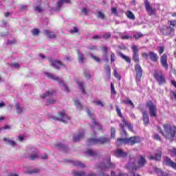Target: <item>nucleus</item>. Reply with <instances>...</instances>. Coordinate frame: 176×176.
Here are the masks:
<instances>
[{
    "instance_id": "nucleus-1",
    "label": "nucleus",
    "mask_w": 176,
    "mask_h": 176,
    "mask_svg": "<svg viewBox=\"0 0 176 176\" xmlns=\"http://www.w3.org/2000/svg\"><path fill=\"white\" fill-rule=\"evenodd\" d=\"M164 130L165 133L160 131V133L168 140H174L176 138V126L168 124H164Z\"/></svg>"
},
{
    "instance_id": "nucleus-47",
    "label": "nucleus",
    "mask_w": 176,
    "mask_h": 176,
    "mask_svg": "<svg viewBox=\"0 0 176 176\" xmlns=\"http://www.w3.org/2000/svg\"><path fill=\"white\" fill-rule=\"evenodd\" d=\"M81 12L84 13V14L87 15L89 14V8H82L81 10Z\"/></svg>"
},
{
    "instance_id": "nucleus-44",
    "label": "nucleus",
    "mask_w": 176,
    "mask_h": 176,
    "mask_svg": "<svg viewBox=\"0 0 176 176\" xmlns=\"http://www.w3.org/2000/svg\"><path fill=\"white\" fill-rule=\"evenodd\" d=\"M97 17L98 19H100L101 20H104V19H105V14H104L102 13V12H98V14H97Z\"/></svg>"
},
{
    "instance_id": "nucleus-2",
    "label": "nucleus",
    "mask_w": 176,
    "mask_h": 176,
    "mask_svg": "<svg viewBox=\"0 0 176 176\" xmlns=\"http://www.w3.org/2000/svg\"><path fill=\"white\" fill-rule=\"evenodd\" d=\"M141 142V139L139 137H131L129 139H118L116 141V145L119 146L122 144H127L128 145H135V144H138Z\"/></svg>"
},
{
    "instance_id": "nucleus-31",
    "label": "nucleus",
    "mask_w": 176,
    "mask_h": 176,
    "mask_svg": "<svg viewBox=\"0 0 176 176\" xmlns=\"http://www.w3.org/2000/svg\"><path fill=\"white\" fill-rule=\"evenodd\" d=\"M126 16L131 20H135V16L131 11H126L125 12Z\"/></svg>"
},
{
    "instance_id": "nucleus-35",
    "label": "nucleus",
    "mask_w": 176,
    "mask_h": 176,
    "mask_svg": "<svg viewBox=\"0 0 176 176\" xmlns=\"http://www.w3.org/2000/svg\"><path fill=\"white\" fill-rule=\"evenodd\" d=\"M154 170L158 176H166V173L164 172H162L160 168H155Z\"/></svg>"
},
{
    "instance_id": "nucleus-20",
    "label": "nucleus",
    "mask_w": 176,
    "mask_h": 176,
    "mask_svg": "<svg viewBox=\"0 0 176 176\" xmlns=\"http://www.w3.org/2000/svg\"><path fill=\"white\" fill-rule=\"evenodd\" d=\"M15 109L16 111V113L21 115V113H24L25 112V108L23 107L20 103H16L15 105Z\"/></svg>"
},
{
    "instance_id": "nucleus-16",
    "label": "nucleus",
    "mask_w": 176,
    "mask_h": 176,
    "mask_svg": "<svg viewBox=\"0 0 176 176\" xmlns=\"http://www.w3.org/2000/svg\"><path fill=\"white\" fill-rule=\"evenodd\" d=\"M50 63L51 65L54 67V68H56V69H60L61 67H65L63 63L60 60L50 59Z\"/></svg>"
},
{
    "instance_id": "nucleus-50",
    "label": "nucleus",
    "mask_w": 176,
    "mask_h": 176,
    "mask_svg": "<svg viewBox=\"0 0 176 176\" xmlns=\"http://www.w3.org/2000/svg\"><path fill=\"white\" fill-rule=\"evenodd\" d=\"M116 60V56H115V53L111 52V63H115Z\"/></svg>"
},
{
    "instance_id": "nucleus-4",
    "label": "nucleus",
    "mask_w": 176,
    "mask_h": 176,
    "mask_svg": "<svg viewBox=\"0 0 176 176\" xmlns=\"http://www.w3.org/2000/svg\"><path fill=\"white\" fill-rule=\"evenodd\" d=\"M46 75L48 78L53 79V80H57L62 90H64V91H65L66 93H69V88H68V86H67V84H65V82L62 79L59 78L58 76H56L54 74H52L50 73H46Z\"/></svg>"
},
{
    "instance_id": "nucleus-10",
    "label": "nucleus",
    "mask_w": 176,
    "mask_h": 176,
    "mask_svg": "<svg viewBox=\"0 0 176 176\" xmlns=\"http://www.w3.org/2000/svg\"><path fill=\"white\" fill-rule=\"evenodd\" d=\"M153 76L157 82H158L160 86H162V85H164V83H166V78H164V76L163 75L162 72L155 71Z\"/></svg>"
},
{
    "instance_id": "nucleus-18",
    "label": "nucleus",
    "mask_w": 176,
    "mask_h": 176,
    "mask_svg": "<svg viewBox=\"0 0 176 176\" xmlns=\"http://www.w3.org/2000/svg\"><path fill=\"white\" fill-rule=\"evenodd\" d=\"M160 63H161L162 67H164V68H165V69H168V64L167 63V54H164L161 56Z\"/></svg>"
},
{
    "instance_id": "nucleus-17",
    "label": "nucleus",
    "mask_w": 176,
    "mask_h": 176,
    "mask_svg": "<svg viewBox=\"0 0 176 176\" xmlns=\"http://www.w3.org/2000/svg\"><path fill=\"white\" fill-rule=\"evenodd\" d=\"M164 160L166 166H168L169 167H172V168H174V170H176V163L173 162V160H171V158L166 156L164 157Z\"/></svg>"
},
{
    "instance_id": "nucleus-55",
    "label": "nucleus",
    "mask_w": 176,
    "mask_h": 176,
    "mask_svg": "<svg viewBox=\"0 0 176 176\" xmlns=\"http://www.w3.org/2000/svg\"><path fill=\"white\" fill-rule=\"evenodd\" d=\"M32 35H38V34H39V30H38V29H33L32 30Z\"/></svg>"
},
{
    "instance_id": "nucleus-42",
    "label": "nucleus",
    "mask_w": 176,
    "mask_h": 176,
    "mask_svg": "<svg viewBox=\"0 0 176 176\" xmlns=\"http://www.w3.org/2000/svg\"><path fill=\"white\" fill-rule=\"evenodd\" d=\"M77 85H78L79 89H80L82 93L85 94V87H83V82L78 81V82H77Z\"/></svg>"
},
{
    "instance_id": "nucleus-6",
    "label": "nucleus",
    "mask_w": 176,
    "mask_h": 176,
    "mask_svg": "<svg viewBox=\"0 0 176 176\" xmlns=\"http://www.w3.org/2000/svg\"><path fill=\"white\" fill-rule=\"evenodd\" d=\"M111 139L109 137L104 136L99 138L98 139H89L88 140V145H96V144H105L109 142Z\"/></svg>"
},
{
    "instance_id": "nucleus-52",
    "label": "nucleus",
    "mask_w": 176,
    "mask_h": 176,
    "mask_svg": "<svg viewBox=\"0 0 176 176\" xmlns=\"http://www.w3.org/2000/svg\"><path fill=\"white\" fill-rule=\"evenodd\" d=\"M164 52V47H163V46H160L159 47H158V53L160 54H163V52Z\"/></svg>"
},
{
    "instance_id": "nucleus-21",
    "label": "nucleus",
    "mask_w": 176,
    "mask_h": 176,
    "mask_svg": "<svg viewBox=\"0 0 176 176\" xmlns=\"http://www.w3.org/2000/svg\"><path fill=\"white\" fill-rule=\"evenodd\" d=\"M114 155L116 157H126V156H127V153L123 151V150L118 149Z\"/></svg>"
},
{
    "instance_id": "nucleus-40",
    "label": "nucleus",
    "mask_w": 176,
    "mask_h": 176,
    "mask_svg": "<svg viewBox=\"0 0 176 176\" xmlns=\"http://www.w3.org/2000/svg\"><path fill=\"white\" fill-rule=\"evenodd\" d=\"M94 104L98 105V107H101L102 108H104V107L105 106L104 102L101 100H94Z\"/></svg>"
},
{
    "instance_id": "nucleus-15",
    "label": "nucleus",
    "mask_w": 176,
    "mask_h": 176,
    "mask_svg": "<svg viewBox=\"0 0 176 176\" xmlns=\"http://www.w3.org/2000/svg\"><path fill=\"white\" fill-rule=\"evenodd\" d=\"M131 49L133 53V60L135 63H140V56L138 55V47L137 45H133L131 47Z\"/></svg>"
},
{
    "instance_id": "nucleus-30",
    "label": "nucleus",
    "mask_w": 176,
    "mask_h": 176,
    "mask_svg": "<svg viewBox=\"0 0 176 176\" xmlns=\"http://www.w3.org/2000/svg\"><path fill=\"white\" fill-rule=\"evenodd\" d=\"M168 153L171 156V157H174L176 156V148L175 147H172L168 150Z\"/></svg>"
},
{
    "instance_id": "nucleus-28",
    "label": "nucleus",
    "mask_w": 176,
    "mask_h": 176,
    "mask_svg": "<svg viewBox=\"0 0 176 176\" xmlns=\"http://www.w3.org/2000/svg\"><path fill=\"white\" fill-rule=\"evenodd\" d=\"M65 2V3H69L71 2V0H59L58 3H57V8L56 10H59L60 8L63 6V3Z\"/></svg>"
},
{
    "instance_id": "nucleus-27",
    "label": "nucleus",
    "mask_w": 176,
    "mask_h": 176,
    "mask_svg": "<svg viewBox=\"0 0 176 176\" xmlns=\"http://www.w3.org/2000/svg\"><path fill=\"white\" fill-rule=\"evenodd\" d=\"M3 141L6 142L8 145H10L11 146H16L17 144L14 140H10L9 138H4Z\"/></svg>"
},
{
    "instance_id": "nucleus-26",
    "label": "nucleus",
    "mask_w": 176,
    "mask_h": 176,
    "mask_svg": "<svg viewBox=\"0 0 176 176\" xmlns=\"http://www.w3.org/2000/svg\"><path fill=\"white\" fill-rule=\"evenodd\" d=\"M54 94V91L52 89H49L46 91L43 95L41 96V98H47V97H50V96H53Z\"/></svg>"
},
{
    "instance_id": "nucleus-11",
    "label": "nucleus",
    "mask_w": 176,
    "mask_h": 176,
    "mask_svg": "<svg viewBox=\"0 0 176 176\" xmlns=\"http://www.w3.org/2000/svg\"><path fill=\"white\" fill-rule=\"evenodd\" d=\"M27 152L30 153L29 157L31 159V160H35L36 159H38L39 157V153L38 152V150L35 148H28L27 149Z\"/></svg>"
},
{
    "instance_id": "nucleus-7",
    "label": "nucleus",
    "mask_w": 176,
    "mask_h": 176,
    "mask_svg": "<svg viewBox=\"0 0 176 176\" xmlns=\"http://www.w3.org/2000/svg\"><path fill=\"white\" fill-rule=\"evenodd\" d=\"M58 116L59 117H54L53 119L54 120H59V122H63V123H68L71 120V118L65 113V111L59 112Z\"/></svg>"
},
{
    "instance_id": "nucleus-45",
    "label": "nucleus",
    "mask_w": 176,
    "mask_h": 176,
    "mask_svg": "<svg viewBox=\"0 0 176 176\" xmlns=\"http://www.w3.org/2000/svg\"><path fill=\"white\" fill-rule=\"evenodd\" d=\"M53 104H56V100L54 98H51L47 101V105H52Z\"/></svg>"
},
{
    "instance_id": "nucleus-46",
    "label": "nucleus",
    "mask_w": 176,
    "mask_h": 176,
    "mask_svg": "<svg viewBox=\"0 0 176 176\" xmlns=\"http://www.w3.org/2000/svg\"><path fill=\"white\" fill-rule=\"evenodd\" d=\"M115 134H116V130L115 128L112 127L111 129V138H115Z\"/></svg>"
},
{
    "instance_id": "nucleus-59",
    "label": "nucleus",
    "mask_w": 176,
    "mask_h": 176,
    "mask_svg": "<svg viewBox=\"0 0 176 176\" xmlns=\"http://www.w3.org/2000/svg\"><path fill=\"white\" fill-rule=\"evenodd\" d=\"M116 111H117V113L120 116V118H122V112H121L120 109L119 107H116Z\"/></svg>"
},
{
    "instance_id": "nucleus-53",
    "label": "nucleus",
    "mask_w": 176,
    "mask_h": 176,
    "mask_svg": "<svg viewBox=\"0 0 176 176\" xmlns=\"http://www.w3.org/2000/svg\"><path fill=\"white\" fill-rule=\"evenodd\" d=\"M111 91L113 94H116V91L115 90V85H113V83H112V82L111 83Z\"/></svg>"
},
{
    "instance_id": "nucleus-3",
    "label": "nucleus",
    "mask_w": 176,
    "mask_h": 176,
    "mask_svg": "<svg viewBox=\"0 0 176 176\" xmlns=\"http://www.w3.org/2000/svg\"><path fill=\"white\" fill-rule=\"evenodd\" d=\"M145 164H146V160L145 159V157L140 155L138 158V166H134V164L133 162H129L126 165V168H132V171H134V170H138L140 167H144Z\"/></svg>"
},
{
    "instance_id": "nucleus-5",
    "label": "nucleus",
    "mask_w": 176,
    "mask_h": 176,
    "mask_svg": "<svg viewBox=\"0 0 176 176\" xmlns=\"http://www.w3.org/2000/svg\"><path fill=\"white\" fill-rule=\"evenodd\" d=\"M87 112L88 113V116H89V118L91 120L92 124H90L91 129L94 131H96V130H102V126H101V124H100V123L96 122V119H94V115L91 114V113H90V111H89V110H87Z\"/></svg>"
},
{
    "instance_id": "nucleus-39",
    "label": "nucleus",
    "mask_w": 176,
    "mask_h": 176,
    "mask_svg": "<svg viewBox=\"0 0 176 176\" xmlns=\"http://www.w3.org/2000/svg\"><path fill=\"white\" fill-rule=\"evenodd\" d=\"M74 105L76 107L77 109H82V108L83 107L82 106V104L79 102V100L78 99H76L74 100Z\"/></svg>"
},
{
    "instance_id": "nucleus-25",
    "label": "nucleus",
    "mask_w": 176,
    "mask_h": 176,
    "mask_svg": "<svg viewBox=\"0 0 176 176\" xmlns=\"http://www.w3.org/2000/svg\"><path fill=\"white\" fill-rule=\"evenodd\" d=\"M83 137H85V130L82 129L78 135L74 136V141H79V140H82Z\"/></svg>"
},
{
    "instance_id": "nucleus-48",
    "label": "nucleus",
    "mask_w": 176,
    "mask_h": 176,
    "mask_svg": "<svg viewBox=\"0 0 176 176\" xmlns=\"http://www.w3.org/2000/svg\"><path fill=\"white\" fill-rule=\"evenodd\" d=\"M113 72L115 78H116V79H118V80H120L121 77L120 75H119V74L118 73V71H116V69H114Z\"/></svg>"
},
{
    "instance_id": "nucleus-23",
    "label": "nucleus",
    "mask_w": 176,
    "mask_h": 176,
    "mask_svg": "<svg viewBox=\"0 0 176 176\" xmlns=\"http://www.w3.org/2000/svg\"><path fill=\"white\" fill-rule=\"evenodd\" d=\"M148 56L150 57V60H151V61H153V63H156L157 60H159V56H157V54L153 52H150L148 53Z\"/></svg>"
},
{
    "instance_id": "nucleus-49",
    "label": "nucleus",
    "mask_w": 176,
    "mask_h": 176,
    "mask_svg": "<svg viewBox=\"0 0 176 176\" xmlns=\"http://www.w3.org/2000/svg\"><path fill=\"white\" fill-rule=\"evenodd\" d=\"M121 39L123 40H127V39H131L133 38V36H129V35H121Z\"/></svg>"
},
{
    "instance_id": "nucleus-9",
    "label": "nucleus",
    "mask_w": 176,
    "mask_h": 176,
    "mask_svg": "<svg viewBox=\"0 0 176 176\" xmlns=\"http://www.w3.org/2000/svg\"><path fill=\"white\" fill-rule=\"evenodd\" d=\"M160 32H162L163 35H166V36L173 38V36L174 35V29L171 28V26L164 25L160 29Z\"/></svg>"
},
{
    "instance_id": "nucleus-64",
    "label": "nucleus",
    "mask_w": 176,
    "mask_h": 176,
    "mask_svg": "<svg viewBox=\"0 0 176 176\" xmlns=\"http://www.w3.org/2000/svg\"><path fill=\"white\" fill-rule=\"evenodd\" d=\"M89 50H96L97 49V47L96 45H90L88 47Z\"/></svg>"
},
{
    "instance_id": "nucleus-60",
    "label": "nucleus",
    "mask_w": 176,
    "mask_h": 176,
    "mask_svg": "<svg viewBox=\"0 0 176 176\" xmlns=\"http://www.w3.org/2000/svg\"><path fill=\"white\" fill-rule=\"evenodd\" d=\"M84 76H85V78H86V79H90V78H91L90 74H88L87 72H84Z\"/></svg>"
},
{
    "instance_id": "nucleus-57",
    "label": "nucleus",
    "mask_w": 176,
    "mask_h": 176,
    "mask_svg": "<svg viewBox=\"0 0 176 176\" xmlns=\"http://www.w3.org/2000/svg\"><path fill=\"white\" fill-rule=\"evenodd\" d=\"M91 58H93V60H95V61H96V63H100V58H98V57L95 56L93 54H91Z\"/></svg>"
},
{
    "instance_id": "nucleus-22",
    "label": "nucleus",
    "mask_w": 176,
    "mask_h": 176,
    "mask_svg": "<svg viewBox=\"0 0 176 176\" xmlns=\"http://www.w3.org/2000/svg\"><path fill=\"white\" fill-rule=\"evenodd\" d=\"M148 159H150V160H160L162 159V151H158L157 153H156L155 154V155H150L148 157Z\"/></svg>"
},
{
    "instance_id": "nucleus-13",
    "label": "nucleus",
    "mask_w": 176,
    "mask_h": 176,
    "mask_svg": "<svg viewBox=\"0 0 176 176\" xmlns=\"http://www.w3.org/2000/svg\"><path fill=\"white\" fill-rule=\"evenodd\" d=\"M144 6L148 16H153L156 14V9L153 8L152 6H151V3H149V2L147 1V0L144 1Z\"/></svg>"
},
{
    "instance_id": "nucleus-51",
    "label": "nucleus",
    "mask_w": 176,
    "mask_h": 176,
    "mask_svg": "<svg viewBox=\"0 0 176 176\" xmlns=\"http://www.w3.org/2000/svg\"><path fill=\"white\" fill-rule=\"evenodd\" d=\"M34 10L36 12H38V13H41L43 12L42 8H41V6H37L36 7H34Z\"/></svg>"
},
{
    "instance_id": "nucleus-62",
    "label": "nucleus",
    "mask_w": 176,
    "mask_h": 176,
    "mask_svg": "<svg viewBox=\"0 0 176 176\" xmlns=\"http://www.w3.org/2000/svg\"><path fill=\"white\" fill-rule=\"evenodd\" d=\"M79 30L77 29L76 27H74V29L71 30V32L73 34H76V32H78Z\"/></svg>"
},
{
    "instance_id": "nucleus-34",
    "label": "nucleus",
    "mask_w": 176,
    "mask_h": 176,
    "mask_svg": "<svg viewBox=\"0 0 176 176\" xmlns=\"http://www.w3.org/2000/svg\"><path fill=\"white\" fill-rule=\"evenodd\" d=\"M154 170L158 176H166V173L164 172H162L160 168H155Z\"/></svg>"
},
{
    "instance_id": "nucleus-63",
    "label": "nucleus",
    "mask_w": 176,
    "mask_h": 176,
    "mask_svg": "<svg viewBox=\"0 0 176 176\" xmlns=\"http://www.w3.org/2000/svg\"><path fill=\"white\" fill-rule=\"evenodd\" d=\"M103 38L104 39H108V38H111V34L109 33H106L104 35H103Z\"/></svg>"
},
{
    "instance_id": "nucleus-19",
    "label": "nucleus",
    "mask_w": 176,
    "mask_h": 176,
    "mask_svg": "<svg viewBox=\"0 0 176 176\" xmlns=\"http://www.w3.org/2000/svg\"><path fill=\"white\" fill-rule=\"evenodd\" d=\"M142 116H143V122L145 126H148L149 124V115L145 110H142Z\"/></svg>"
},
{
    "instance_id": "nucleus-33",
    "label": "nucleus",
    "mask_w": 176,
    "mask_h": 176,
    "mask_svg": "<svg viewBox=\"0 0 176 176\" xmlns=\"http://www.w3.org/2000/svg\"><path fill=\"white\" fill-rule=\"evenodd\" d=\"M120 56L121 58H123L124 60H125V61H126V63H129V64L131 63V59L130 58V57L123 54V53L122 52L120 53Z\"/></svg>"
},
{
    "instance_id": "nucleus-36",
    "label": "nucleus",
    "mask_w": 176,
    "mask_h": 176,
    "mask_svg": "<svg viewBox=\"0 0 176 176\" xmlns=\"http://www.w3.org/2000/svg\"><path fill=\"white\" fill-rule=\"evenodd\" d=\"M58 148L60 150V151H67V149H68V147H67V146H65V144H63L61 143H59L57 144Z\"/></svg>"
},
{
    "instance_id": "nucleus-29",
    "label": "nucleus",
    "mask_w": 176,
    "mask_h": 176,
    "mask_svg": "<svg viewBox=\"0 0 176 176\" xmlns=\"http://www.w3.org/2000/svg\"><path fill=\"white\" fill-rule=\"evenodd\" d=\"M45 35H47L48 38H51V39H54L56 38V34H54L50 30H44Z\"/></svg>"
},
{
    "instance_id": "nucleus-32",
    "label": "nucleus",
    "mask_w": 176,
    "mask_h": 176,
    "mask_svg": "<svg viewBox=\"0 0 176 176\" xmlns=\"http://www.w3.org/2000/svg\"><path fill=\"white\" fill-rule=\"evenodd\" d=\"M78 56V61L79 63H83L85 61V55L83 53L80 52L79 50L77 51Z\"/></svg>"
},
{
    "instance_id": "nucleus-61",
    "label": "nucleus",
    "mask_w": 176,
    "mask_h": 176,
    "mask_svg": "<svg viewBox=\"0 0 176 176\" xmlns=\"http://www.w3.org/2000/svg\"><path fill=\"white\" fill-rule=\"evenodd\" d=\"M170 25L173 27H176V21H169Z\"/></svg>"
},
{
    "instance_id": "nucleus-14",
    "label": "nucleus",
    "mask_w": 176,
    "mask_h": 176,
    "mask_svg": "<svg viewBox=\"0 0 176 176\" xmlns=\"http://www.w3.org/2000/svg\"><path fill=\"white\" fill-rule=\"evenodd\" d=\"M100 168H101L102 171H105L106 170H108V168H115V164L111 163V156H109V160L105 164H102L100 166Z\"/></svg>"
},
{
    "instance_id": "nucleus-38",
    "label": "nucleus",
    "mask_w": 176,
    "mask_h": 176,
    "mask_svg": "<svg viewBox=\"0 0 176 176\" xmlns=\"http://www.w3.org/2000/svg\"><path fill=\"white\" fill-rule=\"evenodd\" d=\"M87 155H89V156H96L97 155V151H94L91 149H88L86 151Z\"/></svg>"
},
{
    "instance_id": "nucleus-12",
    "label": "nucleus",
    "mask_w": 176,
    "mask_h": 176,
    "mask_svg": "<svg viewBox=\"0 0 176 176\" xmlns=\"http://www.w3.org/2000/svg\"><path fill=\"white\" fill-rule=\"evenodd\" d=\"M135 72H136L135 81L138 83L141 82V78H142V68L140 65H135Z\"/></svg>"
},
{
    "instance_id": "nucleus-54",
    "label": "nucleus",
    "mask_w": 176,
    "mask_h": 176,
    "mask_svg": "<svg viewBox=\"0 0 176 176\" xmlns=\"http://www.w3.org/2000/svg\"><path fill=\"white\" fill-rule=\"evenodd\" d=\"M142 36H143L142 34L137 33L133 36V37L135 38V39H140V38H142Z\"/></svg>"
},
{
    "instance_id": "nucleus-41",
    "label": "nucleus",
    "mask_w": 176,
    "mask_h": 176,
    "mask_svg": "<svg viewBox=\"0 0 176 176\" xmlns=\"http://www.w3.org/2000/svg\"><path fill=\"white\" fill-rule=\"evenodd\" d=\"M72 164H74V166H78L79 167H85V164H82V162H79V161H72Z\"/></svg>"
},
{
    "instance_id": "nucleus-43",
    "label": "nucleus",
    "mask_w": 176,
    "mask_h": 176,
    "mask_svg": "<svg viewBox=\"0 0 176 176\" xmlns=\"http://www.w3.org/2000/svg\"><path fill=\"white\" fill-rule=\"evenodd\" d=\"M104 69L107 72V76L109 79L111 78V67H109V65H106L104 67Z\"/></svg>"
},
{
    "instance_id": "nucleus-8",
    "label": "nucleus",
    "mask_w": 176,
    "mask_h": 176,
    "mask_svg": "<svg viewBox=\"0 0 176 176\" xmlns=\"http://www.w3.org/2000/svg\"><path fill=\"white\" fill-rule=\"evenodd\" d=\"M146 107L148 108L150 116H151V118H156L157 108L156 107V105H155V104H153V102L149 100L146 103Z\"/></svg>"
},
{
    "instance_id": "nucleus-24",
    "label": "nucleus",
    "mask_w": 176,
    "mask_h": 176,
    "mask_svg": "<svg viewBox=\"0 0 176 176\" xmlns=\"http://www.w3.org/2000/svg\"><path fill=\"white\" fill-rule=\"evenodd\" d=\"M122 122H123V124H120V126L121 129H122L124 133V126L128 127L130 131H133V126H131V124H129V122H127V121H126L125 120H123Z\"/></svg>"
},
{
    "instance_id": "nucleus-58",
    "label": "nucleus",
    "mask_w": 176,
    "mask_h": 176,
    "mask_svg": "<svg viewBox=\"0 0 176 176\" xmlns=\"http://www.w3.org/2000/svg\"><path fill=\"white\" fill-rule=\"evenodd\" d=\"M142 56L143 57V58H145L146 60H147L148 57H149V54H146V52H143L142 54Z\"/></svg>"
},
{
    "instance_id": "nucleus-37",
    "label": "nucleus",
    "mask_w": 176,
    "mask_h": 176,
    "mask_svg": "<svg viewBox=\"0 0 176 176\" xmlns=\"http://www.w3.org/2000/svg\"><path fill=\"white\" fill-rule=\"evenodd\" d=\"M122 102L124 104H126V105H130L131 107H132V108H134V103L133 102V101L131 100H124L122 101Z\"/></svg>"
},
{
    "instance_id": "nucleus-56",
    "label": "nucleus",
    "mask_w": 176,
    "mask_h": 176,
    "mask_svg": "<svg viewBox=\"0 0 176 176\" xmlns=\"http://www.w3.org/2000/svg\"><path fill=\"white\" fill-rule=\"evenodd\" d=\"M111 13L113 14H115V16H118V10L116 9V8H111Z\"/></svg>"
}]
</instances>
